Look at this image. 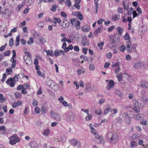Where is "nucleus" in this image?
<instances>
[{
    "label": "nucleus",
    "mask_w": 148,
    "mask_h": 148,
    "mask_svg": "<svg viewBox=\"0 0 148 148\" xmlns=\"http://www.w3.org/2000/svg\"><path fill=\"white\" fill-rule=\"evenodd\" d=\"M107 138L112 144L117 143L119 140V136L116 133L109 132L107 135Z\"/></svg>",
    "instance_id": "nucleus-1"
},
{
    "label": "nucleus",
    "mask_w": 148,
    "mask_h": 148,
    "mask_svg": "<svg viewBox=\"0 0 148 148\" xmlns=\"http://www.w3.org/2000/svg\"><path fill=\"white\" fill-rule=\"evenodd\" d=\"M126 50L129 53L132 51L134 52H136V48L137 46V45L133 44L131 48L130 47L132 46L131 42L130 40H128L126 42Z\"/></svg>",
    "instance_id": "nucleus-2"
},
{
    "label": "nucleus",
    "mask_w": 148,
    "mask_h": 148,
    "mask_svg": "<svg viewBox=\"0 0 148 148\" xmlns=\"http://www.w3.org/2000/svg\"><path fill=\"white\" fill-rule=\"evenodd\" d=\"M9 139H10L9 143L12 145L15 144L16 143L19 142L21 140L20 138H18L16 134H14L11 136L9 138Z\"/></svg>",
    "instance_id": "nucleus-3"
},
{
    "label": "nucleus",
    "mask_w": 148,
    "mask_h": 148,
    "mask_svg": "<svg viewBox=\"0 0 148 148\" xmlns=\"http://www.w3.org/2000/svg\"><path fill=\"white\" fill-rule=\"evenodd\" d=\"M46 83L49 87L53 90H55L54 86L57 87L58 85L56 84V83L52 80H51L50 78L47 77L46 79Z\"/></svg>",
    "instance_id": "nucleus-4"
},
{
    "label": "nucleus",
    "mask_w": 148,
    "mask_h": 148,
    "mask_svg": "<svg viewBox=\"0 0 148 148\" xmlns=\"http://www.w3.org/2000/svg\"><path fill=\"white\" fill-rule=\"evenodd\" d=\"M50 114L51 116L57 121H60L61 119L60 115L58 114H56L52 111H51L50 112Z\"/></svg>",
    "instance_id": "nucleus-5"
},
{
    "label": "nucleus",
    "mask_w": 148,
    "mask_h": 148,
    "mask_svg": "<svg viewBox=\"0 0 148 148\" xmlns=\"http://www.w3.org/2000/svg\"><path fill=\"white\" fill-rule=\"evenodd\" d=\"M95 140L97 143H102L103 144L104 143V141L102 136H99L98 134H95Z\"/></svg>",
    "instance_id": "nucleus-6"
},
{
    "label": "nucleus",
    "mask_w": 148,
    "mask_h": 148,
    "mask_svg": "<svg viewBox=\"0 0 148 148\" xmlns=\"http://www.w3.org/2000/svg\"><path fill=\"white\" fill-rule=\"evenodd\" d=\"M124 121L127 124H130L131 122V118L129 116L128 114L126 112H125L123 114Z\"/></svg>",
    "instance_id": "nucleus-7"
},
{
    "label": "nucleus",
    "mask_w": 148,
    "mask_h": 148,
    "mask_svg": "<svg viewBox=\"0 0 148 148\" xmlns=\"http://www.w3.org/2000/svg\"><path fill=\"white\" fill-rule=\"evenodd\" d=\"M133 102L134 107L132 110L137 113L139 112L140 111V108L138 106V102L136 100H134Z\"/></svg>",
    "instance_id": "nucleus-8"
},
{
    "label": "nucleus",
    "mask_w": 148,
    "mask_h": 148,
    "mask_svg": "<svg viewBox=\"0 0 148 148\" xmlns=\"http://www.w3.org/2000/svg\"><path fill=\"white\" fill-rule=\"evenodd\" d=\"M133 66L136 69H144L145 66L141 62H136L134 64Z\"/></svg>",
    "instance_id": "nucleus-9"
},
{
    "label": "nucleus",
    "mask_w": 148,
    "mask_h": 148,
    "mask_svg": "<svg viewBox=\"0 0 148 148\" xmlns=\"http://www.w3.org/2000/svg\"><path fill=\"white\" fill-rule=\"evenodd\" d=\"M103 27L101 26H99L97 28H96L94 32V35L97 37L99 34L101 33L102 31Z\"/></svg>",
    "instance_id": "nucleus-10"
},
{
    "label": "nucleus",
    "mask_w": 148,
    "mask_h": 148,
    "mask_svg": "<svg viewBox=\"0 0 148 148\" xmlns=\"http://www.w3.org/2000/svg\"><path fill=\"white\" fill-rule=\"evenodd\" d=\"M6 83L11 87H13L15 84V82L14 80L11 77H10L7 80Z\"/></svg>",
    "instance_id": "nucleus-11"
},
{
    "label": "nucleus",
    "mask_w": 148,
    "mask_h": 148,
    "mask_svg": "<svg viewBox=\"0 0 148 148\" xmlns=\"http://www.w3.org/2000/svg\"><path fill=\"white\" fill-rule=\"evenodd\" d=\"M119 39L118 38H117V40H115L113 39H110L109 40V42L108 44V46L110 48H112L114 47L113 43H116L117 42H118L119 41Z\"/></svg>",
    "instance_id": "nucleus-12"
},
{
    "label": "nucleus",
    "mask_w": 148,
    "mask_h": 148,
    "mask_svg": "<svg viewBox=\"0 0 148 148\" xmlns=\"http://www.w3.org/2000/svg\"><path fill=\"white\" fill-rule=\"evenodd\" d=\"M139 85L142 88L148 89V84L145 81L140 82L139 83Z\"/></svg>",
    "instance_id": "nucleus-13"
},
{
    "label": "nucleus",
    "mask_w": 148,
    "mask_h": 148,
    "mask_svg": "<svg viewBox=\"0 0 148 148\" xmlns=\"http://www.w3.org/2000/svg\"><path fill=\"white\" fill-rule=\"evenodd\" d=\"M69 21L65 19H64L63 20L61 26L63 28H65L68 27L69 25Z\"/></svg>",
    "instance_id": "nucleus-14"
},
{
    "label": "nucleus",
    "mask_w": 148,
    "mask_h": 148,
    "mask_svg": "<svg viewBox=\"0 0 148 148\" xmlns=\"http://www.w3.org/2000/svg\"><path fill=\"white\" fill-rule=\"evenodd\" d=\"M11 15V11L9 10H6L5 12L3 14L2 16L7 18L10 16Z\"/></svg>",
    "instance_id": "nucleus-15"
},
{
    "label": "nucleus",
    "mask_w": 148,
    "mask_h": 148,
    "mask_svg": "<svg viewBox=\"0 0 148 148\" xmlns=\"http://www.w3.org/2000/svg\"><path fill=\"white\" fill-rule=\"evenodd\" d=\"M129 3L128 1L126 0H124L123 2V8L124 10H127L128 9Z\"/></svg>",
    "instance_id": "nucleus-16"
},
{
    "label": "nucleus",
    "mask_w": 148,
    "mask_h": 148,
    "mask_svg": "<svg viewBox=\"0 0 148 148\" xmlns=\"http://www.w3.org/2000/svg\"><path fill=\"white\" fill-rule=\"evenodd\" d=\"M114 85V82L112 80H110L106 88L108 90L110 89Z\"/></svg>",
    "instance_id": "nucleus-17"
},
{
    "label": "nucleus",
    "mask_w": 148,
    "mask_h": 148,
    "mask_svg": "<svg viewBox=\"0 0 148 148\" xmlns=\"http://www.w3.org/2000/svg\"><path fill=\"white\" fill-rule=\"evenodd\" d=\"M81 29L84 32H89L90 30V28L89 26L88 25H86L82 27Z\"/></svg>",
    "instance_id": "nucleus-18"
},
{
    "label": "nucleus",
    "mask_w": 148,
    "mask_h": 148,
    "mask_svg": "<svg viewBox=\"0 0 148 148\" xmlns=\"http://www.w3.org/2000/svg\"><path fill=\"white\" fill-rule=\"evenodd\" d=\"M75 116V114L74 113L71 112L69 114L67 119L70 121H73L74 120Z\"/></svg>",
    "instance_id": "nucleus-19"
},
{
    "label": "nucleus",
    "mask_w": 148,
    "mask_h": 148,
    "mask_svg": "<svg viewBox=\"0 0 148 148\" xmlns=\"http://www.w3.org/2000/svg\"><path fill=\"white\" fill-rule=\"evenodd\" d=\"M30 146L31 148H38V145L35 141L32 142L30 143Z\"/></svg>",
    "instance_id": "nucleus-20"
},
{
    "label": "nucleus",
    "mask_w": 148,
    "mask_h": 148,
    "mask_svg": "<svg viewBox=\"0 0 148 148\" xmlns=\"http://www.w3.org/2000/svg\"><path fill=\"white\" fill-rule=\"evenodd\" d=\"M22 104V102L21 101H18L15 103H14L12 105L13 108H15L16 107L21 106Z\"/></svg>",
    "instance_id": "nucleus-21"
},
{
    "label": "nucleus",
    "mask_w": 148,
    "mask_h": 148,
    "mask_svg": "<svg viewBox=\"0 0 148 148\" xmlns=\"http://www.w3.org/2000/svg\"><path fill=\"white\" fill-rule=\"evenodd\" d=\"M112 110V108L110 107L106 108L104 110V114L105 115H106L109 112H111Z\"/></svg>",
    "instance_id": "nucleus-22"
},
{
    "label": "nucleus",
    "mask_w": 148,
    "mask_h": 148,
    "mask_svg": "<svg viewBox=\"0 0 148 148\" xmlns=\"http://www.w3.org/2000/svg\"><path fill=\"white\" fill-rule=\"evenodd\" d=\"M81 23V22L78 20H76L75 21V26L77 27V29H80V25Z\"/></svg>",
    "instance_id": "nucleus-23"
},
{
    "label": "nucleus",
    "mask_w": 148,
    "mask_h": 148,
    "mask_svg": "<svg viewBox=\"0 0 148 148\" xmlns=\"http://www.w3.org/2000/svg\"><path fill=\"white\" fill-rule=\"evenodd\" d=\"M119 14L115 15L112 16V19L114 21H116L118 20L120 18Z\"/></svg>",
    "instance_id": "nucleus-24"
},
{
    "label": "nucleus",
    "mask_w": 148,
    "mask_h": 148,
    "mask_svg": "<svg viewBox=\"0 0 148 148\" xmlns=\"http://www.w3.org/2000/svg\"><path fill=\"white\" fill-rule=\"evenodd\" d=\"M69 141L71 144L74 146L76 145L77 143V140L75 139L70 140Z\"/></svg>",
    "instance_id": "nucleus-25"
},
{
    "label": "nucleus",
    "mask_w": 148,
    "mask_h": 148,
    "mask_svg": "<svg viewBox=\"0 0 148 148\" xmlns=\"http://www.w3.org/2000/svg\"><path fill=\"white\" fill-rule=\"evenodd\" d=\"M50 133V131L48 129H46L44 131L43 134L45 136H47Z\"/></svg>",
    "instance_id": "nucleus-26"
},
{
    "label": "nucleus",
    "mask_w": 148,
    "mask_h": 148,
    "mask_svg": "<svg viewBox=\"0 0 148 148\" xmlns=\"http://www.w3.org/2000/svg\"><path fill=\"white\" fill-rule=\"evenodd\" d=\"M20 40V36L18 35L16 38V41L15 42V45L16 46H18L19 44Z\"/></svg>",
    "instance_id": "nucleus-27"
},
{
    "label": "nucleus",
    "mask_w": 148,
    "mask_h": 148,
    "mask_svg": "<svg viewBox=\"0 0 148 148\" xmlns=\"http://www.w3.org/2000/svg\"><path fill=\"white\" fill-rule=\"evenodd\" d=\"M77 18L81 21H82L83 19V15L81 14L80 11H79L78 12L77 14Z\"/></svg>",
    "instance_id": "nucleus-28"
},
{
    "label": "nucleus",
    "mask_w": 148,
    "mask_h": 148,
    "mask_svg": "<svg viewBox=\"0 0 148 148\" xmlns=\"http://www.w3.org/2000/svg\"><path fill=\"white\" fill-rule=\"evenodd\" d=\"M143 116V114H138L135 115L134 117V119L136 120H139Z\"/></svg>",
    "instance_id": "nucleus-29"
},
{
    "label": "nucleus",
    "mask_w": 148,
    "mask_h": 148,
    "mask_svg": "<svg viewBox=\"0 0 148 148\" xmlns=\"http://www.w3.org/2000/svg\"><path fill=\"white\" fill-rule=\"evenodd\" d=\"M137 143L135 141H132L131 142L130 145V147L131 148H133L134 147H135L137 145Z\"/></svg>",
    "instance_id": "nucleus-30"
},
{
    "label": "nucleus",
    "mask_w": 148,
    "mask_h": 148,
    "mask_svg": "<svg viewBox=\"0 0 148 148\" xmlns=\"http://www.w3.org/2000/svg\"><path fill=\"white\" fill-rule=\"evenodd\" d=\"M51 6V10L52 11L55 12L57 8V5L56 4H54L52 5Z\"/></svg>",
    "instance_id": "nucleus-31"
},
{
    "label": "nucleus",
    "mask_w": 148,
    "mask_h": 148,
    "mask_svg": "<svg viewBox=\"0 0 148 148\" xmlns=\"http://www.w3.org/2000/svg\"><path fill=\"white\" fill-rule=\"evenodd\" d=\"M104 42H101L99 43H97V46L100 48L101 50L103 49L102 46L104 45Z\"/></svg>",
    "instance_id": "nucleus-32"
},
{
    "label": "nucleus",
    "mask_w": 148,
    "mask_h": 148,
    "mask_svg": "<svg viewBox=\"0 0 148 148\" xmlns=\"http://www.w3.org/2000/svg\"><path fill=\"white\" fill-rule=\"evenodd\" d=\"M26 63L28 65H30L32 64V60L31 58H29L27 60L25 61Z\"/></svg>",
    "instance_id": "nucleus-33"
},
{
    "label": "nucleus",
    "mask_w": 148,
    "mask_h": 148,
    "mask_svg": "<svg viewBox=\"0 0 148 148\" xmlns=\"http://www.w3.org/2000/svg\"><path fill=\"white\" fill-rule=\"evenodd\" d=\"M0 100H1L2 102H4L6 100L5 97H4L3 95L2 94H0Z\"/></svg>",
    "instance_id": "nucleus-34"
},
{
    "label": "nucleus",
    "mask_w": 148,
    "mask_h": 148,
    "mask_svg": "<svg viewBox=\"0 0 148 148\" xmlns=\"http://www.w3.org/2000/svg\"><path fill=\"white\" fill-rule=\"evenodd\" d=\"M29 40L27 42V44L29 45H30L34 42V40L32 37H30L29 38Z\"/></svg>",
    "instance_id": "nucleus-35"
},
{
    "label": "nucleus",
    "mask_w": 148,
    "mask_h": 148,
    "mask_svg": "<svg viewBox=\"0 0 148 148\" xmlns=\"http://www.w3.org/2000/svg\"><path fill=\"white\" fill-rule=\"evenodd\" d=\"M126 49V47L124 45H121L120 48L119 50L120 51H122V52H124L125 50Z\"/></svg>",
    "instance_id": "nucleus-36"
},
{
    "label": "nucleus",
    "mask_w": 148,
    "mask_h": 148,
    "mask_svg": "<svg viewBox=\"0 0 148 148\" xmlns=\"http://www.w3.org/2000/svg\"><path fill=\"white\" fill-rule=\"evenodd\" d=\"M15 96L16 98H20L21 97V94L19 92H17L15 93Z\"/></svg>",
    "instance_id": "nucleus-37"
},
{
    "label": "nucleus",
    "mask_w": 148,
    "mask_h": 148,
    "mask_svg": "<svg viewBox=\"0 0 148 148\" xmlns=\"http://www.w3.org/2000/svg\"><path fill=\"white\" fill-rule=\"evenodd\" d=\"M87 114V116L85 118L87 121H90L91 120V118L92 117V115L90 114H89V112Z\"/></svg>",
    "instance_id": "nucleus-38"
},
{
    "label": "nucleus",
    "mask_w": 148,
    "mask_h": 148,
    "mask_svg": "<svg viewBox=\"0 0 148 148\" xmlns=\"http://www.w3.org/2000/svg\"><path fill=\"white\" fill-rule=\"evenodd\" d=\"M6 72L8 73V74L10 75L11 74L12 72V69L11 68L7 69L6 70Z\"/></svg>",
    "instance_id": "nucleus-39"
},
{
    "label": "nucleus",
    "mask_w": 148,
    "mask_h": 148,
    "mask_svg": "<svg viewBox=\"0 0 148 148\" xmlns=\"http://www.w3.org/2000/svg\"><path fill=\"white\" fill-rule=\"evenodd\" d=\"M116 30L120 34H121L123 32V29H121L120 27H117L116 28Z\"/></svg>",
    "instance_id": "nucleus-40"
},
{
    "label": "nucleus",
    "mask_w": 148,
    "mask_h": 148,
    "mask_svg": "<svg viewBox=\"0 0 148 148\" xmlns=\"http://www.w3.org/2000/svg\"><path fill=\"white\" fill-rule=\"evenodd\" d=\"M95 68L94 65L92 63L90 64L89 67L90 70V71H94L95 70Z\"/></svg>",
    "instance_id": "nucleus-41"
},
{
    "label": "nucleus",
    "mask_w": 148,
    "mask_h": 148,
    "mask_svg": "<svg viewBox=\"0 0 148 148\" xmlns=\"http://www.w3.org/2000/svg\"><path fill=\"white\" fill-rule=\"evenodd\" d=\"M40 42L42 44H44L46 42L45 39L43 38H40L39 39Z\"/></svg>",
    "instance_id": "nucleus-42"
},
{
    "label": "nucleus",
    "mask_w": 148,
    "mask_h": 148,
    "mask_svg": "<svg viewBox=\"0 0 148 148\" xmlns=\"http://www.w3.org/2000/svg\"><path fill=\"white\" fill-rule=\"evenodd\" d=\"M124 38L125 40H127L130 39V37L127 33H126L125 35L124 36Z\"/></svg>",
    "instance_id": "nucleus-43"
},
{
    "label": "nucleus",
    "mask_w": 148,
    "mask_h": 148,
    "mask_svg": "<svg viewBox=\"0 0 148 148\" xmlns=\"http://www.w3.org/2000/svg\"><path fill=\"white\" fill-rule=\"evenodd\" d=\"M40 108L38 107H36L34 109L35 112L36 114H38L40 112Z\"/></svg>",
    "instance_id": "nucleus-44"
},
{
    "label": "nucleus",
    "mask_w": 148,
    "mask_h": 148,
    "mask_svg": "<svg viewBox=\"0 0 148 148\" xmlns=\"http://www.w3.org/2000/svg\"><path fill=\"white\" fill-rule=\"evenodd\" d=\"M134 11L133 10V9L132 8H131L129 9L128 11V14L129 15L131 16V14L133 13V11Z\"/></svg>",
    "instance_id": "nucleus-45"
},
{
    "label": "nucleus",
    "mask_w": 148,
    "mask_h": 148,
    "mask_svg": "<svg viewBox=\"0 0 148 148\" xmlns=\"http://www.w3.org/2000/svg\"><path fill=\"white\" fill-rule=\"evenodd\" d=\"M65 3L68 6L70 7L71 6V2L70 0H66Z\"/></svg>",
    "instance_id": "nucleus-46"
},
{
    "label": "nucleus",
    "mask_w": 148,
    "mask_h": 148,
    "mask_svg": "<svg viewBox=\"0 0 148 148\" xmlns=\"http://www.w3.org/2000/svg\"><path fill=\"white\" fill-rule=\"evenodd\" d=\"M12 63V68H14L16 65V60H13L12 61H10Z\"/></svg>",
    "instance_id": "nucleus-47"
},
{
    "label": "nucleus",
    "mask_w": 148,
    "mask_h": 148,
    "mask_svg": "<svg viewBox=\"0 0 148 148\" xmlns=\"http://www.w3.org/2000/svg\"><path fill=\"white\" fill-rule=\"evenodd\" d=\"M33 3V0H28L27 2V6H29L32 5Z\"/></svg>",
    "instance_id": "nucleus-48"
},
{
    "label": "nucleus",
    "mask_w": 148,
    "mask_h": 148,
    "mask_svg": "<svg viewBox=\"0 0 148 148\" xmlns=\"http://www.w3.org/2000/svg\"><path fill=\"white\" fill-rule=\"evenodd\" d=\"M9 45L10 47H12L13 45V38H11L9 40Z\"/></svg>",
    "instance_id": "nucleus-49"
},
{
    "label": "nucleus",
    "mask_w": 148,
    "mask_h": 148,
    "mask_svg": "<svg viewBox=\"0 0 148 148\" xmlns=\"http://www.w3.org/2000/svg\"><path fill=\"white\" fill-rule=\"evenodd\" d=\"M7 45V44L6 43L4 45L1 46L0 48V51H3L6 47Z\"/></svg>",
    "instance_id": "nucleus-50"
},
{
    "label": "nucleus",
    "mask_w": 148,
    "mask_h": 148,
    "mask_svg": "<svg viewBox=\"0 0 148 148\" xmlns=\"http://www.w3.org/2000/svg\"><path fill=\"white\" fill-rule=\"evenodd\" d=\"M66 140V138L65 136H62L61 137V140L62 142L63 143Z\"/></svg>",
    "instance_id": "nucleus-51"
},
{
    "label": "nucleus",
    "mask_w": 148,
    "mask_h": 148,
    "mask_svg": "<svg viewBox=\"0 0 148 148\" xmlns=\"http://www.w3.org/2000/svg\"><path fill=\"white\" fill-rule=\"evenodd\" d=\"M10 50H8L6 51L4 53V56H9L10 55Z\"/></svg>",
    "instance_id": "nucleus-52"
},
{
    "label": "nucleus",
    "mask_w": 148,
    "mask_h": 148,
    "mask_svg": "<svg viewBox=\"0 0 148 148\" xmlns=\"http://www.w3.org/2000/svg\"><path fill=\"white\" fill-rule=\"evenodd\" d=\"M5 126L2 125L0 126V131H2L3 133H4L5 132Z\"/></svg>",
    "instance_id": "nucleus-53"
},
{
    "label": "nucleus",
    "mask_w": 148,
    "mask_h": 148,
    "mask_svg": "<svg viewBox=\"0 0 148 148\" xmlns=\"http://www.w3.org/2000/svg\"><path fill=\"white\" fill-rule=\"evenodd\" d=\"M6 78V75L5 73H3V75L2 79L1 81L2 82H4Z\"/></svg>",
    "instance_id": "nucleus-54"
},
{
    "label": "nucleus",
    "mask_w": 148,
    "mask_h": 148,
    "mask_svg": "<svg viewBox=\"0 0 148 148\" xmlns=\"http://www.w3.org/2000/svg\"><path fill=\"white\" fill-rule=\"evenodd\" d=\"M53 20L56 21L58 23H60L61 22V20L58 18H53Z\"/></svg>",
    "instance_id": "nucleus-55"
},
{
    "label": "nucleus",
    "mask_w": 148,
    "mask_h": 148,
    "mask_svg": "<svg viewBox=\"0 0 148 148\" xmlns=\"http://www.w3.org/2000/svg\"><path fill=\"white\" fill-rule=\"evenodd\" d=\"M95 113L97 115H99L101 113V110L99 109L95 110Z\"/></svg>",
    "instance_id": "nucleus-56"
},
{
    "label": "nucleus",
    "mask_w": 148,
    "mask_h": 148,
    "mask_svg": "<svg viewBox=\"0 0 148 148\" xmlns=\"http://www.w3.org/2000/svg\"><path fill=\"white\" fill-rule=\"evenodd\" d=\"M74 49L75 51L76 52H78L79 50V48L77 45L74 46Z\"/></svg>",
    "instance_id": "nucleus-57"
},
{
    "label": "nucleus",
    "mask_w": 148,
    "mask_h": 148,
    "mask_svg": "<svg viewBox=\"0 0 148 148\" xmlns=\"http://www.w3.org/2000/svg\"><path fill=\"white\" fill-rule=\"evenodd\" d=\"M74 6L78 10H79L80 9V6L79 4L75 3L74 5Z\"/></svg>",
    "instance_id": "nucleus-58"
},
{
    "label": "nucleus",
    "mask_w": 148,
    "mask_h": 148,
    "mask_svg": "<svg viewBox=\"0 0 148 148\" xmlns=\"http://www.w3.org/2000/svg\"><path fill=\"white\" fill-rule=\"evenodd\" d=\"M105 101V99L104 98L101 99L99 102V104H101V103H103Z\"/></svg>",
    "instance_id": "nucleus-59"
},
{
    "label": "nucleus",
    "mask_w": 148,
    "mask_h": 148,
    "mask_svg": "<svg viewBox=\"0 0 148 148\" xmlns=\"http://www.w3.org/2000/svg\"><path fill=\"white\" fill-rule=\"evenodd\" d=\"M23 86H24V87L25 89H28L30 87L28 83H25L24 84Z\"/></svg>",
    "instance_id": "nucleus-60"
},
{
    "label": "nucleus",
    "mask_w": 148,
    "mask_h": 148,
    "mask_svg": "<svg viewBox=\"0 0 148 148\" xmlns=\"http://www.w3.org/2000/svg\"><path fill=\"white\" fill-rule=\"evenodd\" d=\"M60 53H59L58 50V49L54 51V55L56 56H57L58 55H60Z\"/></svg>",
    "instance_id": "nucleus-61"
},
{
    "label": "nucleus",
    "mask_w": 148,
    "mask_h": 148,
    "mask_svg": "<svg viewBox=\"0 0 148 148\" xmlns=\"http://www.w3.org/2000/svg\"><path fill=\"white\" fill-rule=\"evenodd\" d=\"M76 20H75V19L72 18L70 19V23L73 25L75 24V23Z\"/></svg>",
    "instance_id": "nucleus-62"
},
{
    "label": "nucleus",
    "mask_w": 148,
    "mask_h": 148,
    "mask_svg": "<svg viewBox=\"0 0 148 148\" xmlns=\"http://www.w3.org/2000/svg\"><path fill=\"white\" fill-rule=\"evenodd\" d=\"M88 49L86 47H83L82 48L83 52L84 53L85 55H86L87 54V51H88Z\"/></svg>",
    "instance_id": "nucleus-63"
},
{
    "label": "nucleus",
    "mask_w": 148,
    "mask_h": 148,
    "mask_svg": "<svg viewBox=\"0 0 148 148\" xmlns=\"http://www.w3.org/2000/svg\"><path fill=\"white\" fill-rule=\"evenodd\" d=\"M79 84L80 87H84V84L83 82L80 81L79 82Z\"/></svg>",
    "instance_id": "nucleus-64"
}]
</instances>
